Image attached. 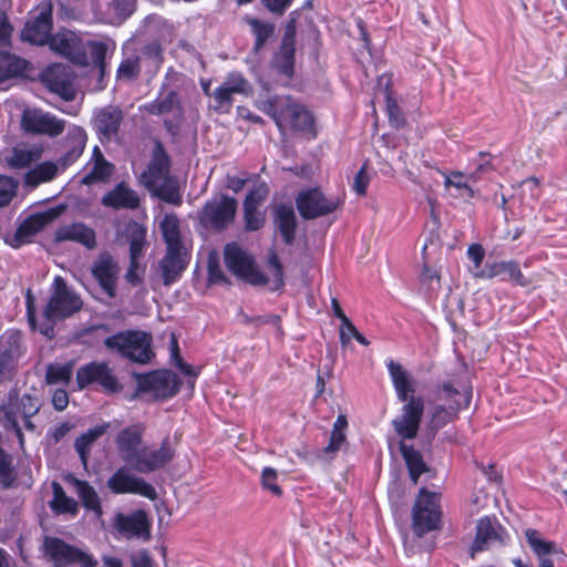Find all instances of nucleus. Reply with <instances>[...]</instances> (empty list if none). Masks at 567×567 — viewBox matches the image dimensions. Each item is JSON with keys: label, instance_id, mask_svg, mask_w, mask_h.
I'll return each mask as SVG.
<instances>
[{"label": "nucleus", "instance_id": "3c124183", "mask_svg": "<svg viewBox=\"0 0 567 567\" xmlns=\"http://www.w3.org/2000/svg\"><path fill=\"white\" fill-rule=\"evenodd\" d=\"M7 339L10 344L9 349L2 350L4 338L0 341V369L8 367L20 354V336L18 333H10Z\"/></svg>", "mask_w": 567, "mask_h": 567}, {"label": "nucleus", "instance_id": "aec40b11", "mask_svg": "<svg viewBox=\"0 0 567 567\" xmlns=\"http://www.w3.org/2000/svg\"><path fill=\"white\" fill-rule=\"evenodd\" d=\"M51 29V7H43L37 17L27 21L21 38L30 43L42 45L49 43Z\"/></svg>", "mask_w": 567, "mask_h": 567}, {"label": "nucleus", "instance_id": "5fc2aeb1", "mask_svg": "<svg viewBox=\"0 0 567 567\" xmlns=\"http://www.w3.org/2000/svg\"><path fill=\"white\" fill-rule=\"evenodd\" d=\"M233 95L241 94L249 95L251 86L249 82L240 73H230L221 83Z\"/></svg>", "mask_w": 567, "mask_h": 567}, {"label": "nucleus", "instance_id": "37998d69", "mask_svg": "<svg viewBox=\"0 0 567 567\" xmlns=\"http://www.w3.org/2000/svg\"><path fill=\"white\" fill-rule=\"evenodd\" d=\"M400 450L409 468L410 477L413 483L416 484L419 476L426 471V465L423 462L422 455L412 446L404 443L401 444Z\"/></svg>", "mask_w": 567, "mask_h": 567}, {"label": "nucleus", "instance_id": "4be33fe9", "mask_svg": "<svg viewBox=\"0 0 567 567\" xmlns=\"http://www.w3.org/2000/svg\"><path fill=\"white\" fill-rule=\"evenodd\" d=\"M118 265L110 255H101L92 266V275L103 291L114 298L118 277Z\"/></svg>", "mask_w": 567, "mask_h": 567}, {"label": "nucleus", "instance_id": "f257e3e1", "mask_svg": "<svg viewBox=\"0 0 567 567\" xmlns=\"http://www.w3.org/2000/svg\"><path fill=\"white\" fill-rule=\"evenodd\" d=\"M257 107L275 121L281 133L291 131L308 138L316 137L313 115L290 96L260 97Z\"/></svg>", "mask_w": 567, "mask_h": 567}, {"label": "nucleus", "instance_id": "58836bf2", "mask_svg": "<svg viewBox=\"0 0 567 567\" xmlns=\"http://www.w3.org/2000/svg\"><path fill=\"white\" fill-rule=\"evenodd\" d=\"M525 537L527 544L534 551V554L538 557L542 556H553L559 553L556 544L554 542L545 539L542 534L533 528H528L525 530Z\"/></svg>", "mask_w": 567, "mask_h": 567}, {"label": "nucleus", "instance_id": "79ce46f5", "mask_svg": "<svg viewBox=\"0 0 567 567\" xmlns=\"http://www.w3.org/2000/svg\"><path fill=\"white\" fill-rule=\"evenodd\" d=\"M127 237L130 241V259L140 260L145 248L146 228L137 223L130 224Z\"/></svg>", "mask_w": 567, "mask_h": 567}, {"label": "nucleus", "instance_id": "1a4fd4ad", "mask_svg": "<svg viewBox=\"0 0 567 567\" xmlns=\"http://www.w3.org/2000/svg\"><path fill=\"white\" fill-rule=\"evenodd\" d=\"M82 308V300L61 277H55L52 292L44 309V316L49 320L63 319L72 316Z\"/></svg>", "mask_w": 567, "mask_h": 567}, {"label": "nucleus", "instance_id": "e433bc0d", "mask_svg": "<svg viewBox=\"0 0 567 567\" xmlns=\"http://www.w3.org/2000/svg\"><path fill=\"white\" fill-rule=\"evenodd\" d=\"M41 155L42 150L39 147L17 146L6 156V163L10 168L22 169L38 162Z\"/></svg>", "mask_w": 567, "mask_h": 567}, {"label": "nucleus", "instance_id": "f3484780", "mask_svg": "<svg viewBox=\"0 0 567 567\" xmlns=\"http://www.w3.org/2000/svg\"><path fill=\"white\" fill-rule=\"evenodd\" d=\"M174 457V450L168 440H164L158 449L143 445L132 468L140 473H150L163 467Z\"/></svg>", "mask_w": 567, "mask_h": 567}, {"label": "nucleus", "instance_id": "e2e57ef3", "mask_svg": "<svg viewBox=\"0 0 567 567\" xmlns=\"http://www.w3.org/2000/svg\"><path fill=\"white\" fill-rule=\"evenodd\" d=\"M262 487L270 491L274 495H280L281 488L277 485V472L272 467H265L261 473Z\"/></svg>", "mask_w": 567, "mask_h": 567}, {"label": "nucleus", "instance_id": "680f3d73", "mask_svg": "<svg viewBox=\"0 0 567 567\" xmlns=\"http://www.w3.org/2000/svg\"><path fill=\"white\" fill-rule=\"evenodd\" d=\"M140 72L138 60L137 59H126L124 60L118 69H117V78L120 80L131 81L137 76Z\"/></svg>", "mask_w": 567, "mask_h": 567}, {"label": "nucleus", "instance_id": "bf43d9fd", "mask_svg": "<svg viewBox=\"0 0 567 567\" xmlns=\"http://www.w3.org/2000/svg\"><path fill=\"white\" fill-rule=\"evenodd\" d=\"M215 101V110L219 113H228L233 106L234 95L221 84L213 94Z\"/></svg>", "mask_w": 567, "mask_h": 567}, {"label": "nucleus", "instance_id": "dca6fc26", "mask_svg": "<svg viewBox=\"0 0 567 567\" xmlns=\"http://www.w3.org/2000/svg\"><path fill=\"white\" fill-rule=\"evenodd\" d=\"M113 526L122 537L150 538L151 522L147 518L146 512L142 509L131 514H116Z\"/></svg>", "mask_w": 567, "mask_h": 567}, {"label": "nucleus", "instance_id": "a19ab883", "mask_svg": "<svg viewBox=\"0 0 567 567\" xmlns=\"http://www.w3.org/2000/svg\"><path fill=\"white\" fill-rule=\"evenodd\" d=\"M74 486L76 489V494L81 498L83 506L90 511H92L97 518L102 516V507L100 497L97 496L94 488L89 485L86 482L74 480Z\"/></svg>", "mask_w": 567, "mask_h": 567}, {"label": "nucleus", "instance_id": "338daca9", "mask_svg": "<svg viewBox=\"0 0 567 567\" xmlns=\"http://www.w3.org/2000/svg\"><path fill=\"white\" fill-rule=\"evenodd\" d=\"M208 280L210 284H228L218 260L213 256L208 259Z\"/></svg>", "mask_w": 567, "mask_h": 567}, {"label": "nucleus", "instance_id": "09e8293b", "mask_svg": "<svg viewBox=\"0 0 567 567\" xmlns=\"http://www.w3.org/2000/svg\"><path fill=\"white\" fill-rule=\"evenodd\" d=\"M293 32H295V21H290L287 25V31L285 38L282 40V44L279 52V58L285 60V73L289 74L292 70V60L295 54L293 48Z\"/></svg>", "mask_w": 567, "mask_h": 567}, {"label": "nucleus", "instance_id": "f03ea898", "mask_svg": "<svg viewBox=\"0 0 567 567\" xmlns=\"http://www.w3.org/2000/svg\"><path fill=\"white\" fill-rule=\"evenodd\" d=\"M227 269L236 277L255 286L269 285L271 290L284 286V274L276 254L269 257V275L265 276L257 268L254 258L238 244H227L224 250Z\"/></svg>", "mask_w": 567, "mask_h": 567}, {"label": "nucleus", "instance_id": "864d4df0", "mask_svg": "<svg viewBox=\"0 0 567 567\" xmlns=\"http://www.w3.org/2000/svg\"><path fill=\"white\" fill-rule=\"evenodd\" d=\"M66 141L72 145V150L69 153V157L74 159L81 155L86 143V133L80 126H73L69 130Z\"/></svg>", "mask_w": 567, "mask_h": 567}, {"label": "nucleus", "instance_id": "6e6552de", "mask_svg": "<svg viewBox=\"0 0 567 567\" xmlns=\"http://www.w3.org/2000/svg\"><path fill=\"white\" fill-rule=\"evenodd\" d=\"M440 494L421 488L412 511V527L414 533L422 535L437 529L441 519Z\"/></svg>", "mask_w": 567, "mask_h": 567}, {"label": "nucleus", "instance_id": "473e14b6", "mask_svg": "<svg viewBox=\"0 0 567 567\" xmlns=\"http://www.w3.org/2000/svg\"><path fill=\"white\" fill-rule=\"evenodd\" d=\"M53 218L51 213L35 214L29 216L23 223L18 227L14 240L17 241V247L23 244H27L31 240V238L41 231L45 225Z\"/></svg>", "mask_w": 567, "mask_h": 567}, {"label": "nucleus", "instance_id": "ea45409f", "mask_svg": "<svg viewBox=\"0 0 567 567\" xmlns=\"http://www.w3.org/2000/svg\"><path fill=\"white\" fill-rule=\"evenodd\" d=\"M167 248L184 247L181 240L179 219L173 214H166L159 223Z\"/></svg>", "mask_w": 567, "mask_h": 567}, {"label": "nucleus", "instance_id": "69168bd1", "mask_svg": "<svg viewBox=\"0 0 567 567\" xmlns=\"http://www.w3.org/2000/svg\"><path fill=\"white\" fill-rule=\"evenodd\" d=\"M487 494L484 491L475 492L468 499L466 511L470 515L477 514L487 504Z\"/></svg>", "mask_w": 567, "mask_h": 567}, {"label": "nucleus", "instance_id": "de8ad7c7", "mask_svg": "<svg viewBox=\"0 0 567 567\" xmlns=\"http://www.w3.org/2000/svg\"><path fill=\"white\" fill-rule=\"evenodd\" d=\"M247 23L250 25L255 35V49L259 50L266 41L274 34L275 27L272 23L247 17Z\"/></svg>", "mask_w": 567, "mask_h": 567}, {"label": "nucleus", "instance_id": "0eeeda50", "mask_svg": "<svg viewBox=\"0 0 567 567\" xmlns=\"http://www.w3.org/2000/svg\"><path fill=\"white\" fill-rule=\"evenodd\" d=\"M105 346L138 363L148 362L153 355L151 336L141 331H130L109 337L105 339Z\"/></svg>", "mask_w": 567, "mask_h": 567}, {"label": "nucleus", "instance_id": "774afa93", "mask_svg": "<svg viewBox=\"0 0 567 567\" xmlns=\"http://www.w3.org/2000/svg\"><path fill=\"white\" fill-rule=\"evenodd\" d=\"M13 480L11 461L9 456L0 449V483L9 485Z\"/></svg>", "mask_w": 567, "mask_h": 567}, {"label": "nucleus", "instance_id": "c756f323", "mask_svg": "<svg viewBox=\"0 0 567 567\" xmlns=\"http://www.w3.org/2000/svg\"><path fill=\"white\" fill-rule=\"evenodd\" d=\"M122 121V112L115 107L100 110L94 116V127L101 140L114 137Z\"/></svg>", "mask_w": 567, "mask_h": 567}, {"label": "nucleus", "instance_id": "a18cd8bd", "mask_svg": "<svg viewBox=\"0 0 567 567\" xmlns=\"http://www.w3.org/2000/svg\"><path fill=\"white\" fill-rule=\"evenodd\" d=\"M94 155H99L95 158L92 169L83 178V183L90 184L96 181H105L113 173V166L106 162L97 147L94 148Z\"/></svg>", "mask_w": 567, "mask_h": 567}, {"label": "nucleus", "instance_id": "a211bd4d", "mask_svg": "<svg viewBox=\"0 0 567 567\" xmlns=\"http://www.w3.org/2000/svg\"><path fill=\"white\" fill-rule=\"evenodd\" d=\"M76 381L81 389L97 382L106 391L116 392L118 383L110 368L104 362H91L78 370Z\"/></svg>", "mask_w": 567, "mask_h": 567}, {"label": "nucleus", "instance_id": "423d86ee", "mask_svg": "<svg viewBox=\"0 0 567 567\" xmlns=\"http://www.w3.org/2000/svg\"><path fill=\"white\" fill-rule=\"evenodd\" d=\"M43 551L44 556L55 567H95L97 564V561L84 550L56 537L44 538Z\"/></svg>", "mask_w": 567, "mask_h": 567}, {"label": "nucleus", "instance_id": "4c0bfd02", "mask_svg": "<svg viewBox=\"0 0 567 567\" xmlns=\"http://www.w3.org/2000/svg\"><path fill=\"white\" fill-rule=\"evenodd\" d=\"M109 429V423L99 424L89 429L85 433L79 436L75 441V450L80 455L82 463L85 465L90 454L92 444L101 437Z\"/></svg>", "mask_w": 567, "mask_h": 567}, {"label": "nucleus", "instance_id": "72a5a7b5", "mask_svg": "<svg viewBox=\"0 0 567 567\" xmlns=\"http://www.w3.org/2000/svg\"><path fill=\"white\" fill-rule=\"evenodd\" d=\"M30 63L9 52L0 51V84L12 78L24 76Z\"/></svg>", "mask_w": 567, "mask_h": 567}, {"label": "nucleus", "instance_id": "5701e85b", "mask_svg": "<svg viewBox=\"0 0 567 567\" xmlns=\"http://www.w3.org/2000/svg\"><path fill=\"white\" fill-rule=\"evenodd\" d=\"M444 177V187L450 195L465 200L472 199L475 192L471 184L477 182V173L465 174L460 171H450L442 173Z\"/></svg>", "mask_w": 567, "mask_h": 567}, {"label": "nucleus", "instance_id": "39448f33", "mask_svg": "<svg viewBox=\"0 0 567 567\" xmlns=\"http://www.w3.org/2000/svg\"><path fill=\"white\" fill-rule=\"evenodd\" d=\"M143 109L152 115L159 116L171 134H176L185 121V109L179 94L174 90H162L156 99Z\"/></svg>", "mask_w": 567, "mask_h": 567}, {"label": "nucleus", "instance_id": "2eb2a0df", "mask_svg": "<svg viewBox=\"0 0 567 567\" xmlns=\"http://www.w3.org/2000/svg\"><path fill=\"white\" fill-rule=\"evenodd\" d=\"M144 431L145 427L143 424H133L121 430L115 437V444L120 457L131 467L138 457L144 445Z\"/></svg>", "mask_w": 567, "mask_h": 567}, {"label": "nucleus", "instance_id": "4d7b16f0", "mask_svg": "<svg viewBox=\"0 0 567 567\" xmlns=\"http://www.w3.org/2000/svg\"><path fill=\"white\" fill-rule=\"evenodd\" d=\"M18 190V182L9 176L0 175V207L8 206Z\"/></svg>", "mask_w": 567, "mask_h": 567}, {"label": "nucleus", "instance_id": "49530a36", "mask_svg": "<svg viewBox=\"0 0 567 567\" xmlns=\"http://www.w3.org/2000/svg\"><path fill=\"white\" fill-rule=\"evenodd\" d=\"M348 427V421L346 415H338L333 429L330 435V442L328 446L324 449V453H336L341 449L343 443L346 442V430Z\"/></svg>", "mask_w": 567, "mask_h": 567}, {"label": "nucleus", "instance_id": "2f4dec72", "mask_svg": "<svg viewBox=\"0 0 567 567\" xmlns=\"http://www.w3.org/2000/svg\"><path fill=\"white\" fill-rule=\"evenodd\" d=\"M275 225L286 244H291L296 234V215L291 205H277L274 210Z\"/></svg>", "mask_w": 567, "mask_h": 567}, {"label": "nucleus", "instance_id": "6e6d98bb", "mask_svg": "<svg viewBox=\"0 0 567 567\" xmlns=\"http://www.w3.org/2000/svg\"><path fill=\"white\" fill-rule=\"evenodd\" d=\"M268 194L269 187L267 183L262 181H255L252 188L244 202V206L259 208V206L266 200Z\"/></svg>", "mask_w": 567, "mask_h": 567}, {"label": "nucleus", "instance_id": "6ab92c4d", "mask_svg": "<svg viewBox=\"0 0 567 567\" xmlns=\"http://www.w3.org/2000/svg\"><path fill=\"white\" fill-rule=\"evenodd\" d=\"M48 44L52 51L65 56L70 61L78 64L85 63V52L74 32L68 30L60 31L50 38Z\"/></svg>", "mask_w": 567, "mask_h": 567}, {"label": "nucleus", "instance_id": "cd10ccee", "mask_svg": "<svg viewBox=\"0 0 567 567\" xmlns=\"http://www.w3.org/2000/svg\"><path fill=\"white\" fill-rule=\"evenodd\" d=\"M496 277L503 281H512L522 287L528 285L518 264L513 260L487 262V272L484 279H493Z\"/></svg>", "mask_w": 567, "mask_h": 567}, {"label": "nucleus", "instance_id": "7ed1b4c3", "mask_svg": "<svg viewBox=\"0 0 567 567\" xmlns=\"http://www.w3.org/2000/svg\"><path fill=\"white\" fill-rule=\"evenodd\" d=\"M472 393L466 386L457 388L452 382H443L429 400V426L437 431L453 422L462 409L471 403Z\"/></svg>", "mask_w": 567, "mask_h": 567}, {"label": "nucleus", "instance_id": "4468645a", "mask_svg": "<svg viewBox=\"0 0 567 567\" xmlns=\"http://www.w3.org/2000/svg\"><path fill=\"white\" fill-rule=\"evenodd\" d=\"M423 410V400L412 396L403 405L401 414L392 421L394 431L402 440H412L416 436Z\"/></svg>", "mask_w": 567, "mask_h": 567}, {"label": "nucleus", "instance_id": "0e129e2a", "mask_svg": "<svg viewBox=\"0 0 567 567\" xmlns=\"http://www.w3.org/2000/svg\"><path fill=\"white\" fill-rule=\"evenodd\" d=\"M145 268L140 265V260L130 259V266L125 274V279L132 286H137L143 281Z\"/></svg>", "mask_w": 567, "mask_h": 567}, {"label": "nucleus", "instance_id": "c03bdc74", "mask_svg": "<svg viewBox=\"0 0 567 567\" xmlns=\"http://www.w3.org/2000/svg\"><path fill=\"white\" fill-rule=\"evenodd\" d=\"M52 489L53 498L50 502L51 508L59 514H76L78 503L73 498L66 496L62 486L59 483L53 482Z\"/></svg>", "mask_w": 567, "mask_h": 567}, {"label": "nucleus", "instance_id": "a878e982", "mask_svg": "<svg viewBox=\"0 0 567 567\" xmlns=\"http://www.w3.org/2000/svg\"><path fill=\"white\" fill-rule=\"evenodd\" d=\"M101 203L113 209H135L140 205V197L125 183H120L102 197Z\"/></svg>", "mask_w": 567, "mask_h": 567}, {"label": "nucleus", "instance_id": "052dcab7", "mask_svg": "<svg viewBox=\"0 0 567 567\" xmlns=\"http://www.w3.org/2000/svg\"><path fill=\"white\" fill-rule=\"evenodd\" d=\"M244 216L246 228L249 230H258L265 224V214L259 208L244 206Z\"/></svg>", "mask_w": 567, "mask_h": 567}, {"label": "nucleus", "instance_id": "412c9836", "mask_svg": "<svg viewBox=\"0 0 567 567\" xmlns=\"http://www.w3.org/2000/svg\"><path fill=\"white\" fill-rule=\"evenodd\" d=\"M42 83L53 93L65 100L73 97V86L69 72V68L63 64L49 65L41 73Z\"/></svg>", "mask_w": 567, "mask_h": 567}, {"label": "nucleus", "instance_id": "9d476101", "mask_svg": "<svg viewBox=\"0 0 567 567\" xmlns=\"http://www.w3.org/2000/svg\"><path fill=\"white\" fill-rule=\"evenodd\" d=\"M21 128L33 135L54 137L65 128V121L41 109H25L21 116Z\"/></svg>", "mask_w": 567, "mask_h": 567}, {"label": "nucleus", "instance_id": "c9c22d12", "mask_svg": "<svg viewBox=\"0 0 567 567\" xmlns=\"http://www.w3.org/2000/svg\"><path fill=\"white\" fill-rule=\"evenodd\" d=\"M59 165L54 162H42L24 174V185L37 187L40 184L53 181L59 174Z\"/></svg>", "mask_w": 567, "mask_h": 567}, {"label": "nucleus", "instance_id": "8fccbe9b", "mask_svg": "<svg viewBox=\"0 0 567 567\" xmlns=\"http://www.w3.org/2000/svg\"><path fill=\"white\" fill-rule=\"evenodd\" d=\"M467 257L473 262V266L470 267V272L474 278L484 279L486 272H487V264L485 267H482L484 257H485V250L480 244H472L467 248Z\"/></svg>", "mask_w": 567, "mask_h": 567}, {"label": "nucleus", "instance_id": "f8f14e48", "mask_svg": "<svg viewBox=\"0 0 567 567\" xmlns=\"http://www.w3.org/2000/svg\"><path fill=\"white\" fill-rule=\"evenodd\" d=\"M107 487L114 494H137L148 499H155L157 493L155 488L142 477L132 474L126 467H120L109 478Z\"/></svg>", "mask_w": 567, "mask_h": 567}, {"label": "nucleus", "instance_id": "20e7f679", "mask_svg": "<svg viewBox=\"0 0 567 567\" xmlns=\"http://www.w3.org/2000/svg\"><path fill=\"white\" fill-rule=\"evenodd\" d=\"M168 157L157 145L147 169L141 174L142 184L156 196L169 202L178 200L177 183L169 176Z\"/></svg>", "mask_w": 567, "mask_h": 567}, {"label": "nucleus", "instance_id": "b1692460", "mask_svg": "<svg viewBox=\"0 0 567 567\" xmlns=\"http://www.w3.org/2000/svg\"><path fill=\"white\" fill-rule=\"evenodd\" d=\"M102 7L100 1L95 8L97 19L109 24H121L126 20L135 10L134 0H112L105 1Z\"/></svg>", "mask_w": 567, "mask_h": 567}, {"label": "nucleus", "instance_id": "f704fd0d", "mask_svg": "<svg viewBox=\"0 0 567 567\" xmlns=\"http://www.w3.org/2000/svg\"><path fill=\"white\" fill-rule=\"evenodd\" d=\"M498 525L489 517H482L477 522L476 536L472 545L473 551H482L498 539Z\"/></svg>", "mask_w": 567, "mask_h": 567}, {"label": "nucleus", "instance_id": "7c9ffc66", "mask_svg": "<svg viewBox=\"0 0 567 567\" xmlns=\"http://www.w3.org/2000/svg\"><path fill=\"white\" fill-rule=\"evenodd\" d=\"M147 384L157 396L171 398L178 392L181 381L171 371H157L147 377Z\"/></svg>", "mask_w": 567, "mask_h": 567}, {"label": "nucleus", "instance_id": "393cba45", "mask_svg": "<svg viewBox=\"0 0 567 567\" xmlns=\"http://www.w3.org/2000/svg\"><path fill=\"white\" fill-rule=\"evenodd\" d=\"M185 247L167 248L161 261V270L165 285L176 281L187 265Z\"/></svg>", "mask_w": 567, "mask_h": 567}, {"label": "nucleus", "instance_id": "bb28decb", "mask_svg": "<svg viewBox=\"0 0 567 567\" xmlns=\"http://www.w3.org/2000/svg\"><path fill=\"white\" fill-rule=\"evenodd\" d=\"M55 241H76L84 247L92 249L95 247V233L92 228L82 223H73L59 227L54 235Z\"/></svg>", "mask_w": 567, "mask_h": 567}, {"label": "nucleus", "instance_id": "9b49d317", "mask_svg": "<svg viewBox=\"0 0 567 567\" xmlns=\"http://www.w3.org/2000/svg\"><path fill=\"white\" fill-rule=\"evenodd\" d=\"M296 205L305 219H313L334 212L340 205V200L326 197L318 188H310L299 193Z\"/></svg>", "mask_w": 567, "mask_h": 567}, {"label": "nucleus", "instance_id": "c85d7f7f", "mask_svg": "<svg viewBox=\"0 0 567 567\" xmlns=\"http://www.w3.org/2000/svg\"><path fill=\"white\" fill-rule=\"evenodd\" d=\"M386 367L398 399L401 402H408L409 395L415 392L413 378L400 363L393 360H390Z\"/></svg>", "mask_w": 567, "mask_h": 567}, {"label": "nucleus", "instance_id": "ddd939ff", "mask_svg": "<svg viewBox=\"0 0 567 567\" xmlns=\"http://www.w3.org/2000/svg\"><path fill=\"white\" fill-rule=\"evenodd\" d=\"M237 202L227 196H220L208 202L202 213L200 221L206 227L216 229L225 228L235 217Z\"/></svg>", "mask_w": 567, "mask_h": 567}, {"label": "nucleus", "instance_id": "13d9d810", "mask_svg": "<svg viewBox=\"0 0 567 567\" xmlns=\"http://www.w3.org/2000/svg\"><path fill=\"white\" fill-rule=\"evenodd\" d=\"M72 375V368L68 364L64 365H50L47 371V381L50 384H66Z\"/></svg>", "mask_w": 567, "mask_h": 567}, {"label": "nucleus", "instance_id": "603ef678", "mask_svg": "<svg viewBox=\"0 0 567 567\" xmlns=\"http://www.w3.org/2000/svg\"><path fill=\"white\" fill-rule=\"evenodd\" d=\"M420 284L427 292L439 291L441 288L440 270L424 262L420 275Z\"/></svg>", "mask_w": 567, "mask_h": 567}]
</instances>
